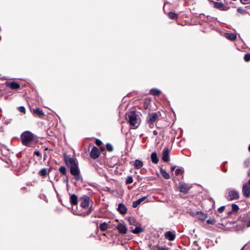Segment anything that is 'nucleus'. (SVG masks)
<instances>
[{"mask_svg": "<svg viewBox=\"0 0 250 250\" xmlns=\"http://www.w3.org/2000/svg\"><path fill=\"white\" fill-rule=\"evenodd\" d=\"M36 136L29 131L22 132L21 135L22 144L25 146H30L31 143L35 140Z\"/></svg>", "mask_w": 250, "mask_h": 250, "instance_id": "nucleus-1", "label": "nucleus"}, {"mask_svg": "<svg viewBox=\"0 0 250 250\" xmlns=\"http://www.w3.org/2000/svg\"><path fill=\"white\" fill-rule=\"evenodd\" d=\"M126 119L130 125L134 129L137 128L140 125L137 115L134 112L128 113L126 115Z\"/></svg>", "mask_w": 250, "mask_h": 250, "instance_id": "nucleus-2", "label": "nucleus"}, {"mask_svg": "<svg viewBox=\"0 0 250 250\" xmlns=\"http://www.w3.org/2000/svg\"><path fill=\"white\" fill-rule=\"evenodd\" d=\"M65 162L70 168V172H80L78 163L76 159L73 158H66Z\"/></svg>", "mask_w": 250, "mask_h": 250, "instance_id": "nucleus-3", "label": "nucleus"}, {"mask_svg": "<svg viewBox=\"0 0 250 250\" xmlns=\"http://www.w3.org/2000/svg\"><path fill=\"white\" fill-rule=\"evenodd\" d=\"M159 117L158 114L156 112L149 113L146 118V121L149 127L152 128L154 126V123Z\"/></svg>", "mask_w": 250, "mask_h": 250, "instance_id": "nucleus-4", "label": "nucleus"}, {"mask_svg": "<svg viewBox=\"0 0 250 250\" xmlns=\"http://www.w3.org/2000/svg\"><path fill=\"white\" fill-rule=\"evenodd\" d=\"M239 198V192L235 190H231L227 196V199L229 201H232L233 200H237Z\"/></svg>", "mask_w": 250, "mask_h": 250, "instance_id": "nucleus-5", "label": "nucleus"}, {"mask_svg": "<svg viewBox=\"0 0 250 250\" xmlns=\"http://www.w3.org/2000/svg\"><path fill=\"white\" fill-rule=\"evenodd\" d=\"M190 188L191 186L186 183H180L178 186L180 192L185 194L188 193Z\"/></svg>", "mask_w": 250, "mask_h": 250, "instance_id": "nucleus-6", "label": "nucleus"}, {"mask_svg": "<svg viewBox=\"0 0 250 250\" xmlns=\"http://www.w3.org/2000/svg\"><path fill=\"white\" fill-rule=\"evenodd\" d=\"M242 192L244 197L249 198L250 197V186L248 184L243 185Z\"/></svg>", "mask_w": 250, "mask_h": 250, "instance_id": "nucleus-7", "label": "nucleus"}, {"mask_svg": "<svg viewBox=\"0 0 250 250\" xmlns=\"http://www.w3.org/2000/svg\"><path fill=\"white\" fill-rule=\"evenodd\" d=\"M81 206L83 208H86L89 204L90 198L87 195H83L80 198Z\"/></svg>", "mask_w": 250, "mask_h": 250, "instance_id": "nucleus-8", "label": "nucleus"}, {"mask_svg": "<svg viewBox=\"0 0 250 250\" xmlns=\"http://www.w3.org/2000/svg\"><path fill=\"white\" fill-rule=\"evenodd\" d=\"M212 2L213 3L214 7L220 10L227 11L229 9V7L226 6L221 2H216L214 1H212Z\"/></svg>", "mask_w": 250, "mask_h": 250, "instance_id": "nucleus-9", "label": "nucleus"}, {"mask_svg": "<svg viewBox=\"0 0 250 250\" xmlns=\"http://www.w3.org/2000/svg\"><path fill=\"white\" fill-rule=\"evenodd\" d=\"M99 155H100V152H99L98 148L95 146H93L92 148V149H91L90 153V157L92 158L95 159L99 157Z\"/></svg>", "mask_w": 250, "mask_h": 250, "instance_id": "nucleus-10", "label": "nucleus"}, {"mask_svg": "<svg viewBox=\"0 0 250 250\" xmlns=\"http://www.w3.org/2000/svg\"><path fill=\"white\" fill-rule=\"evenodd\" d=\"M169 150L167 147L164 148L162 153V159L163 161L167 162L169 161Z\"/></svg>", "mask_w": 250, "mask_h": 250, "instance_id": "nucleus-11", "label": "nucleus"}, {"mask_svg": "<svg viewBox=\"0 0 250 250\" xmlns=\"http://www.w3.org/2000/svg\"><path fill=\"white\" fill-rule=\"evenodd\" d=\"M5 83L7 86L10 87L12 89L17 90L19 89V88L20 87V84L15 82H6Z\"/></svg>", "mask_w": 250, "mask_h": 250, "instance_id": "nucleus-12", "label": "nucleus"}, {"mask_svg": "<svg viewBox=\"0 0 250 250\" xmlns=\"http://www.w3.org/2000/svg\"><path fill=\"white\" fill-rule=\"evenodd\" d=\"M116 228L119 231V233L121 234H125L127 232V228L125 225L123 224H119Z\"/></svg>", "mask_w": 250, "mask_h": 250, "instance_id": "nucleus-13", "label": "nucleus"}, {"mask_svg": "<svg viewBox=\"0 0 250 250\" xmlns=\"http://www.w3.org/2000/svg\"><path fill=\"white\" fill-rule=\"evenodd\" d=\"M133 166L136 169H140L144 166V163L142 160L136 159L133 162Z\"/></svg>", "mask_w": 250, "mask_h": 250, "instance_id": "nucleus-14", "label": "nucleus"}, {"mask_svg": "<svg viewBox=\"0 0 250 250\" xmlns=\"http://www.w3.org/2000/svg\"><path fill=\"white\" fill-rule=\"evenodd\" d=\"M118 211L122 214H125L127 212V208L125 205L122 203L118 205Z\"/></svg>", "mask_w": 250, "mask_h": 250, "instance_id": "nucleus-15", "label": "nucleus"}, {"mask_svg": "<svg viewBox=\"0 0 250 250\" xmlns=\"http://www.w3.org/2000/svg\"><path fill=\"white\" fill-rule=\"evenodd\" d=\"M71 174L72 176V180H74V182L82 181V177L80 173H71Z\"/></svg>", "mask_w": 250, "mask_h": 250, "instance_id": "nucleus-16", "label": "nucleus"}, {"mask_svg": "<svg viewBox=\"0 0 250 250\" xmlns=\"http://www.w3.org/2000/svg\"><path fill=\"white\" fill-rule=\"evenodd\" d=\"M165 237L169 241H173L175 238V234L170 231H167L165 234Z\"/></svg>", "mask_w": 250, "mask_h": 250, "instance_id": "nucleus-17", "label": "nucleus"}, {"mask_svg": "<svg viewBox=\"0 0 250 250\" xmlns=\"http://www.w3.org/2000/svg\"><path fill=\"white\" fill-rule=\"evenodd\" d=\"M70 202L72 205H77L78 204L77 196L74 194L71 195L70 198Z\"/></svg>", "mask_w": 250, "mask_h": 250, "instance_id": "nucleus-18", "label": "nucleus"}, {"mask_svg": "<svg viewBox=\"0 0 250 250\" xmlns=\"http://www.w3.org/2000/svg\"><path fill=\"white\" fill-rule=\"evenodd\" d=\"M146 199V197L144 196L139 198L137 200L133 202L132 207L134 208H137L142 202Z\"/></svg>", "mask_w": 250, "mask_h": 250, "instance_id": "nucleus-19", "label": "nucleus"}, {"mask_svg": "<svg viewBox=\"0 0 250 250\" xmlns=\"http://www.w3.org/2000/svg\"><path fill=\"white\" fill-rule=\"evenodd\" d=\"M151 160L153 163L157 164L159 162V159L157 157L156 152H153L151 154Z\"/></svg>", "mask_w": 250, "mask_h": 250, "instance_id": "nucleus-20", "label": "nucleus"}, {"mask_svg": "<svg viewBox=\"0 0 250 250\" xmlns=\"http://www.w3.org/2000/svg\"><path fill=\"white\" fill-rule=\"evenodd\" d=\"M225 37L231 41H234L236 39V35L233 33H225Z\"/></svg>", "mask_w": 250, "mask_h": 250, "instance_id": "nucleus-21", "label": "nucleus"}, {"mask_svg": "<svg viewBox=\"0 0 250 250\" xmlns=\"http://www.w3.org/2000/svg\"><path fill=\"white\" fill-rule=\"evenodd\" d=\"M33 113L39 116H42L44 115L43 111L39 108H37L33 109Z\"/></svg>", "mask_w": 250, "mask_h": 250, "instance_id": "nucleus-22", "label": "nucleus"}, {"mask_svg": "<svg viewBox=\"0 0 250 250\" xmlns=\"http://www.w3.org/2000/svg\"><path fill=\"white\" fill-rule=\"evenodd\" d=\"M150 93L154 96H158L161 93V91L156 88H152L150 90Z\"/></svg>", "mask_w": 250, "mask_h": 250, "instance_id": "nucleus-23", "label": "nucleus"}, {"mask_svg": "<svg viewBox=\"0 0 250 250\" xmlns=\"http://www.w3.org/2000/svg\"><path fill=\"white\" fill-rule=\"evenodd\" d=\"M144 231V229L139 227H136L134 229L131 230V232L134 234H138Z\"/></svg>", "mask_w": 250, "mask_h": 250, "instance_id": "nucleus-24", "label": "nucleus"}, {"mask_svg": "<svg viewBox=\"0 0 250 250\" xmlns=\"http://www.w3.org/2000/svg\"><path fill=\"white\" fill-rule=\"evenodd\" d=\"M158 177L162 176L166 179H168L170 178V175L169 173H156Z\"/></svg>", "mask_w": 250, "mask_h": 250, "instance_id": "nucleus-25", "label": "nucleus"}, {"mask_svg": "<svg viewBox=\"0 0 250 250\" xmlns=\"http://www.w3.org/2000/svg\"><path fill=\"white\" fill-rule=\"evenodd\" d=\"M99 228L102 231H105L108 228V224L105 222L102 223L100 224Z\"/></svg>", "mask_w": 250, "mask_h": 250, "instance_id": "nucleus-26", "label": "nucleus"}, {"mask_svg": "<svg viewBox=\"0 0 250 250\" xmlns=\"http://www.w3.org/2000/svg\"><path fill=\"white\" fill-rule=\"evenodd\" d=\"M95 144L97 146H100V149L102 151L104 150V148L103 146H101L102 144V142L100 140L97 139L95 141Z\"/></svg>", "mask_w": 250, "mask_h": 250, "instance_id": "nucleus-27", "label": "nucleus"}, {"mask_svg": "<svg viewBox=\"0 0 250 250\" xmlns=\"http://www.w3.org/2000/svg\"><path fill=\"white\" fill-rule=\"evenodd\" d=\"M168 17L171 19L174 20V19H176L177 18V15L176 14H175V13H173V12H169L168 13Z\"/></svg>", "mask_w": 250, "mask_h": 250, "instance_id": "nucleus-28", "label": "nucleus"}, {"mask_svg": "<svg viewBox=\"0 0 250 250\" xmlns=\"http://www.w3.org/2000/svg\"><path fill=\"white\" fill-rule=\"evenodd\" d=\"M56 170V169H54L52 167H49V168H42L40 170V171L39 172H47V171L48 172H50L51 170Z\"/></svg>", "mask_w": 250, "mask_h": 250, "instance_id": "nucleus-29", "label": "nucleus"}, {"mask_svg": "<svg viewBox=\"0 0 250 250\" xmlns=\"http://www.w3.org/2000/svg\"><path fill=\"white\" fill-rule=\"evenodd\" d=\"M106 148L107 151H110V152L112 151L113 150V147L112 145L109 143H107L106 144Z\"/></svg>", "mask_w": 250, "mask_h": 250, "instance_id": "nucleus-30", "label": "nucleus"}, {"mask_svg": "<svg viewBox=\"0 0 250 250\" xmlns=\"http://www.w3.org/2000/svg\"><path fill=\"white\" fill-rule=\"evenodd\" d=\"M231 208H232V210L234 212H237L239 209L238 206L235 204H232Z\"/></svg>", "mask_w": 250, "mask_h": 250, "instance_id": "nucleus-31", "label": "nucleus"}, {"mask_svg": "<svg viewBox=\"0 0 250 250\" xmlns=\"http://www.w3.org/2000/svg\"><path fill=\"white\" fill-rule=\"evenodd\" d=\"M237 11L241 14H245L246 13H247V12L246 11V10H245L243 8H241V7H238L237 9Z\"/></svg>", "mask_w": 250, "mask_h": 250, "instance_id": "nucleus-32", "label": "nucleus"}, {"mask_svg": "<svg viewBox=\"0 0 250 250\" xmlns=\"http://www.w3.org/2000/svg\"><path fill=\"white\" fill-rule=\"evenodd\" d=\"M133 182V178L131 176L127 177L125 181L126 184H131Z\"/></svg>", "mask_w": 250, "mask_h": 250, "instance_id": "nucleus-33", "label": "nucleus"}, {"mask_svg": "<svg viewBox=\"0 0 250 250\" xmlns=\"http://www.w3.org/2000/svg\"><path fill=\"white\" fill-rule=\"evenodd\" d=\"M90 213V211H88L86 212L85 213V212H82V213H78L77 212H76V213L74 212V214H77V215H78L83 216H85V215H89Z\"/></svg>", "mask_w": 250, "mask_h": 250, "instance_id": "nucleus-34", "label": "nucleus"}, {"mask_svg": "<svg viewBox=\"0 0 250 250\" xmlns=\"http://www.w3.org/2000/svg\"><path fill=\"white\" fill-rule=\"evenodd\" d=\"M244 59L246 62H249L250 61V54L247 53L244 55Z\"/></svg>", "mask_w": 250, "mask_h": 250, "instance_id": "nucleus-35", "label": "nucleus"}, {"mask_svg": "<svg viewBox=\"0 0 250 250\" xmlns=\"http://www.w3.org/2000/svg\"><path fill=\"white\" fill-rule=\"evenodd\" d=\"M197 213L199 215H201V216H200V219L204 220L206 219V215L205 214H204L203 213H202V212L198 211L197 212Z\"/></svg>", "mask_w": 250, "mask_h": 250, "instance_id": "nucleus-36", "label": "nucleus"}, {"mask_svg": "<svg viewBox=\"0 0 250 250\" xmlns=\"http://www.w3.org/2000/svg\"><path fill=\"white\" fill-rule=\"evenodd\" d=\"M18 109H19V111L20 112H21V113H25V108L23 106H19L18 107Z\"/></svg>", "mask_w": 250, "mask_h": 250, "instance_id": "nucleus-37", "label": "nucleus"}, {"mask_svg": "<svg viewBox=\"0 0 250 250\" xmlns=\"http://www.w3.org/2000/svg\"><path fill=\"white\" fill-rule=\"evenodd\" d=\"M208 224H214L215 222V220L214 219H208L207 221Z\"/></svg>", "mask_w": 250, "mask_h": 250, "instance_id": "nucleus-38", "label": "nucleus"}, {"mask_svg": "<svg viewBox=\"0 0 250 250\" xmlns=\"http://www.w3.org/2000/svg\"><path fill=\"white\" fill-rule=\"evenodd\" d=\"M241 2L243 4L250 3V0H240Z\"/></svg>", "mask_w": 250, "mask_h": 250, "instance_id": "nucleus-39", "label": "nucleus"}, {"mask_svg": "<svg viewBox=\"0 0 250 250\" xmlns=\"http://www.w3.org/2000/svg\"><path fill=\"white\" fill-rule=\"evenodd\" d=\"M225 206H222L221 207H220L218 209V211L219 213H222L224 211V209H225Z\"/></svg>", "mask_w": 250, "mask_h": 250, "instance_id": "nucleus-40", "label": "nucleus"}, {"mask_svg": "<svg viewBox=\"0 0 250 250\" xmlns=\"http://www.w3.org/2000/svg\"><path fill=\"white\" fill-rule=\"evenodd\" d=\"M59 170H60V172H65L66 171V168L64 166H61L60 168H59Z\"/></svg>", "mask_w": 250, "mask_h": 250, "instance_id": "nucleus-41", "label": "nucleus"}, {"mask_svg": "<svg viewBox=\"0 0 250 250\" xmlns=\"http://www.w3.org/2000/svg\"><path fill=\"white\" fill-rule=\"evenodd\" d=\"M184 169L183 167H180L179 168H177L176 170H175V172H184Z\"/></svg>", "mask_w": 250, "mask_h": 250, "instance_id": "nucleus-42", "label": "nucleus"}, {"mask_svg": "<svg viewBox=\"0 0 250 250\" xmlns=\"http://www.w3.org/2000/svg\"><path fill=\"white\" fill-rule=\"evenodd\" d=\"M159 250H169L168 248L163 247H160L158 248Z\"/></svg>", "mask_w": 250, "mask_h": 250, "instance_id": "nucleus-43", "label": "nucleus"}, {"mask_svg": "<svg viewBox=\"0 0 250 250\" xmlns=\"http://www.w3.org/2000/svg\"><path fill=\"white\" fill-rule=\"evenodd\" d=\"M49 173H40L41 174V176L42 177V178H44L45 177H46L47 175V174H48Z\"/></svg>", "mask_w": 250, "mask_h": 250, "instance_id": "nucleus-44", "label": "nucleus"}, {"mask_svg": "<svg viewBox=\"0 0 250 250\" xmlns=\"http://www.w3.org/2000/svg\"><path fill=\"white\" fill-rule=\"evenodd\" d=\"M129 221L130 224H132L135 222V220L133 218H130L129 219Z\"/></svg>", "mask_w": 250, "mask_h": 250, "instance_id": "nucleus-45", "label": "nucleus"}, {"mask_svg": "<svg viewBox=\"0 0 250 250\" xmlns=\"http://www.w3.org/2000/svg\"><path fill=\"white\" fill-rule=\"evenodd\" d=\"M34 154L37 155V156H41V153L38 151H35L34 152Z\"/></svg>", "mask_w": 250, "mask_h": 250, "instance_id": "nucleus-46", "label": "nucleus"}, {"mask_svg": "<svg viewBox=\"0 0 250 250\" xmlns=\"http://www.w3.org/2000/svg\"><path fill=\"white\" fill-rule=\"evenodd\" d=\"M176 167L175 166H172L170 167V170L173 172L174 169H175Z\"/></svg>", "mask_w": 250, "mask_h": 250, "instance_id": "nucleus-47", "label": "nucleus"}, {"mask_svg": "<svg viewBox=\"0 0 250 250\" xmlns=\"http://www.w3.org/2000/svg\"><path fill=\"white\" fill-rule=\"evenodd\" d=\"M153 134H154V135H157V134H158V132H157V131L156 130H154V131H153Z\"/></svg>", "mask_w": 250, "mask_h": 250, "instance_id": "nucleus-48", "label": "nucleus"}, {"mask_svg": "<svg viewBox=\"0 0 250 250\" xmlns=\"http://www.w3.org/2000/svg\"><path fill=\"white\" fill-rule=\"evenodd\" d=\"M247 227H250V220L249 221V222L247 224Z\"/></svg>", "mask_w": 250, "mask_h": 250, "instance_id": "nucleus-49", "label": "nucleus"}, {"mask_svg": "<svg viewBox=\"0 0 250 250\" xmlns=\"http://www.w3.org/2000/svg\"><path fill=\"white\" fill-rule=\"evenodd\" d=\"M245 184H249V186H250V179H249L248 182L246 183Z\"/></svg>", "mask_w": 250, "mask_h": 250, "instance_id": "nucleus-50", "label": "nucleus"}, {"mask_svg": "<svg viewBox=\"0 0 250 250\" xmlns=\"http://www.w3.org/2000/svg\"><path fill=\"white\" fill-rule=\"evenodd\" d=\"M160 172H166L165 170H164L162 168H161L160 169Z\"/></svg>", "mask_w": 250, "mask_h": 250, "instance_id": "nucleus-51", "label": "nucleus"}, {"mask_svg": "<svg viewBox=\"0 0 250 250\" xmlns=\"http://www.w3.org/2000/svg\"><path fill=\"white\" fill-rule=\"evenodd\" d=\"M249 151H250V146H249Z\"/></svg>", "mask_w": 250, "mask_h": 250, "instance_id": "nucleus-52", "label": "nucleus"}]
</instances>
